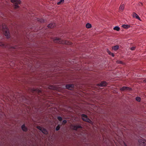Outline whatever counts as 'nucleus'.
I'll list each match as a JSON object with an SVG mask.
<instances>
[{
	"instance_id": "f257e3e1",
	"label": "nucleus",
	"mask_w": 146,
	"mask_h": 146,
	"mask_svg": "<svg viewBox=\"0 0 146 146\" xmlns=\"http://www.w3.org/2000/svg\"><path fill=\"white\" fill-rule=\"evenodd\" d=\"M54 42L62 43L67 45H70L72 44L71 42L67 40H64L60 39L59 38H55L53 40Z\"/></svg>"
},
{
	"instance_id": "f03ea898",
	"label": "nucleus",
	"mask_w": 146,
	"mask_h": 146,
	"mask_svg": "<svg viewBox=\"0 0 146 146\" xmlns=\"http://www.w3.org/2000/svg\"><path fill=\"white\" fill-rule=\"evenodd\" d=\"M2 31L4 35L7 38H8L10 37V35L9 29L5 24L3 25Z\"/></svg>"
},
{
	"instance_id": "7ed1b4c3",
	"label": "nucleus",
	"mask_w": 146,
	"mask_h": 146,
	"mask_svg": "<svg viewBox=\"0 0 146 146\" xmlns=\"http://www.w3.org/2000/svg\"><path fill=\"white\" fill-rule=\"evenodd\" d=\"M11 2L13 4L14 7L15 9H18L19 8V5L21 3V1L20 0H10Z\"/></svg>"
},
{
	"instance_id": "20e7f679",
	"label": "nucleus",
	"mask_w": 146,
	"mask_h": 146,
	"mask_svg": "<svg viewBox=\"0 0 146 146\" xmlns=\"http://www.w3.org/2000/svg\"><path fill=\"white\" fill-rule=\"evenodd\" d=\"M37 128L40 130L43 133L45 134H47L48 132L47 130L44 128L40 126L37 127Z\"/></svg>"
},
{
	"instance_id": "39448f33",
	"label": "nucleus",
	"mask_w": 146,
	"mask_h": 146,
	"mask_svg": "<svg viewBox=\"0 0 146 146\" xmlns=\"http://www.w3.org/2000/svg\"><path fill=\"white\" fill-rule=\"evenodd\" d=\"M145 141L143 139H140L138 140V142L140 143V146H145Z\"/></svg>"
},
{
	"instance_id": "423d86ee",
	"label": "nucleus",
	"mask_w": 146,
	"mask_h": 146,
	"mask_svg": "<svg viewBox=\"0 0 146 146\" xmlns=\"http://www.w3.org/2000/svg\"><path fill=\"white\" fill-rule=\"evenodd\" d=\"M82 117L83 120L88 122H90V120L88 118L86 115L82 114Z\"/></svg>"
},
{
	"instance_id": "0eeeda50",
	"label": "nucleus",
	"mask_w": 146,
	"mask_h": 146,
	"mask_svg": "<svg viewBox=\"0 0 146 146\" xmlns=\"http://www.w3.org/2000/svg\"><path fill=\"white\" fill-rule=\"evenodd\" d=\"M132 16L133 18H135L139 20H141V19L140 17L135 12L133 13Z\"/></svg>"
},
{
	"instance_id": "6e6552de",
	"label": "nucleus",
	"mask_w": 146,
	"mask_h": 146,
	"mask_svg": "<svg viewBox=\"0 0 146 146\" xmlns=\"http://www.w3.org/2000/svg\"><path fill=\"white\" fill-rule=\"evenodd\" d=\"M73 87L74 85H73L68 84L66 86V88L70 90H72Z\"/></svg>"
},
{
	"instance_id": "1a4fd4ad",
	"label": "nucleus",
	"mask_w": 146,
	"mask_h": 146,
	"mask_svg": "<svg viewBox=\"0 0 146 146\" xmlns=\"http://www.w3.org/2000/svg\"><path fill=\"white\" fill-rule=\"evenodd\" d=\"M131 90V88H130L129 87H125V86L121 88V90Z\"/></svg>"
},
{
	"instance_id": "9d476101",
	"label": "nucleus",
	"mask_w": 146,
	"mask_h": 146,
	"mask_svg": "<svg viewBox=\"0 0 146 146\" xmlns=\"http://www.w3.org/2000/svg\"><path fill=\"white\" fill-rule=\"evenodd\" d=\"M124 5L123 4H121L119 7V9L120 11H122L124 10Z\"/></svg>"
},
{
	"instance_id": "9b49d317",
	"label": "nucleus",
	"mask_w": 146,
	"mask_h": 146,
	"mask_svg": "<svg viewBox=\"0 0 146 146\" xmlns=\"http://www.w3.org/2000/svg\"><path fill=\"white\" fill-rule=\"evenodd\" d=\"M72 128L73 129L76 130L78 128H80V126L78 125H75L73 126Z\"/></svg>"
},
{
	"instance_id": "f8f14e48",
	"label": "nucleus",
	"mask_w": 146,
	"mask_h": 146,
	"mask_svg": "<svg viewBox=\"0 0 146 146\" xmlns=\"http://www.w3.org/2000/svg\"><path fill=\"white\" fill-rule=\"evenodd\" d=\"M106 83L105 82H102L101 83L99 84V86H105L106 85Z\"/></svg>"
},
{
	"instance_id": "ddd939ff",
	"label": "nucleus",
	"mask_w": 146,
	"mask_h": 146,
	"mask_svg": "<svg viewBox=\"0 0 146 146\" xmlns=\"http://www.w3.org/2000/svg\"><path fill=\"white\" fill-rule=\"evenodd\" d=\"M122 27L124 29H128L130 27V26L128 25H123L122 26Z\"/></svg>"
},
{
	"instance_id": "4468645a",
	"label": "nucleus",
	"mask_w": 146,
	"mask_h": 146,
	"mask_svg": "<svg viewBox=\"0 0 146 146\" xmlns=\"http://www.w3.org/2000/svg\"><path fill=\"white\" fill-rule=\"evenodd\" d=\"M55 26V24L53 23H51L50 24H49L48 25V27L50 28H52L54 27Z\"/></svg>"
},
{
	"instance_id": "2eb2a0df",
	"label": "nucleus",
	"mask_w": 146,
	"mask_h": 146,
	"mask_svg": "<svg viewBox=\"0 0 146 146\" xmlns=\"http://www.w3.org/2000/svg\"><path fill=\"white\" fill-rule=\"evenodd\" d=\"M92 25L90 23H87L86 24V27L88 29H90L92 27Z\"/></svg>"
},
{
	"instance_id": "dca6fc26",
	"label": "nucleus",
	"mask_w": 146,
	"mask_h": 146,
	"mask_svg": "<svg viewBox=\"0 0 146 146\" xmlns=\"http://www.w3.org/2000/svg\"><path fill=\"white\" fill-rule=\"evenodd\" d=\"M119 46H118L116 45L112 47V49H113L114 50H118L119 48Z\"/></svg>"
},
{
	"instance_id": "f3484780",
	"label": "nucleus",
	"mask_w": 146,
	"mask_h": 146,
	"mask_svg": "<svg viewBox=\"0 0 146 146\" xmlns=\"http://www.w3.org/2000/svg\"><path fill=\"white\" fill-rule=\"evenodd\" d=\"M113 29L114 30L119 31L120 30V29L118 26H115L113 28Z\"/></svg>"
},
{
	"instance_id": "a211bd4d",
	"label": "nucleus",
	"mask_w": 146,
	"mask_h": 146,
	"mask_svg": "<svg viewBox=\"0 0 146 146\" xmlns=\"http://www.w3.org/2000/svg\"><path fill=\"white\" fill-rule=\"evenodd\" d=\"M22 129V130L24 131H26L27 130V127H26L24 125H22L21 127Z\"/></svg>"
},
{
	"instance_id": "6ab92c4d",
	"label": "nucleus",
	"mask_w": 146,
	"mask_h": 146,
	"mask_svg": "<svg viewBox=\"0 0 146 146\" xmlns=\"http://www.w3.org/2000/svg\"><path fill=\"white\" fill-rule=\"evenodd\" d=\"M64 1V0H60V1L57 3V4L58 5H60L63 3Z\"/></svg>"
},
{
	"instance_id": "aec40b11",
	"label": "nucleus",
	"mask_w": 146,
	"mask_h": 146,
	"mask_svg": "<svg viewBox=\"0 0 146 146\" xmlns=\"http://www.w3.org/2000/svg\"><path fill=\"white\" fill-rule=\"evenodd\" d=\"M136 100L137 101L140 102L141 101V98H140L139 97H137L136 98Z\"/></svg>"
},
{
	"instance_id": "412c9836",
	"label": "nucleus",
	"mask_w": 146,
	"mask_h": 146,
	"mask_svg": "<svg viewBox=\"0 0 146 146\" xmlns=\"http://www.w3.org/2000/svg\"><path fill=\"white\" fill-rule=\"evenodd\" d=\"M116 62L117 64H122V62L121 61L119 60L116 61Z\"/></svg>"
},
{
	"instance_id": "4be33fe9",
	"label": "nucleus",
	"mask_w": 146,
	"mask_h": 146,
	"mask_svg": "<svg viewBox=\"0 0 146 146\" xmlns=\"http://www.w3.org/2000/svg\"><path fill=\"white\" fill-rule=\"evenodd\" d=\"M60 128V127L59 125H58L57 126V127L56 128V130L57 131H58L59 130V129Z\"/></svg>"
},
{
	"instance_id": "5701e85b",
	"label": "nucleus",
	"mask_w": 146,
	"mask_h": 146,
	"mask_svg": "<svg viewBox=\"0 0 146 146\" xmlns=\"http://www.w3.org/2000/svg\"><path fill=\"white\" fill-rule=\"evenodd\" d=\"M58 119L60 121H61L62 120V117H58Z\"/></svg>"
},
{
	"instance_id": "b1692460",
	"label": "nucleus",
	"mask_w": 146,
	"mask_h": 146,
	"mask_svg": "<svg viewBox=\"0 0 146 146\" xmlns=\"http://www.w3.org/2000/svg\"><path fill=\"white\" fill-rule=\"evenodd\" d=\"M138 5L139 6H142L143 5V4L141 3H139L138 4Z\"/></svg>"
},
{
	"instance_id": "393cba45",
	"label": "nucleus",
	"mask_w": 146,
	"mask_h": 146,
	"mask_svg": "<svg viewBox=\"0 0 146 146\" xmlns=\"http://www.w3.org/2000/svg\"><path fill=\"white\" fill-rule=\"evenodd\" d=\"M135 47H132L131 48V49L132 50H134L135 49Z\"/></svg>"
},
{
	"instance_id": "a878e982",
	"label": "nucleus",
	"mask_w": 146,
	"mask_h": 146,
	"mask_svg": "<svg viewBox=\"0 0 146 146\" xmlns=\"http://www.w3.org/2000/svg\"><path fill=\"white\" fill-rule=\"evenodd\" d=\"M110 55H111L113 57L114 56V54L113 53H112L111 52V54H110Z\"/></svg>"
},
{
	"instance_id": "bb28decb",
	"label": "nucleus",
	"mask_w": 146,
	"mask_h": 146,
	"mask_svg": "<svg viewBox=\"0 0 146 146\" xmlns=\"http://www.w3.org/2000/svg\"><path fill=\"white\" fill-rule=\"evenodd\" d=\"M0 46H3L4 44L3 43L1 42H0Z\"/></svg>"
},
{
	"instance_id": "cd10ccee",
	"label": "nucleus",
	"mask_w": 146,
	"mask_h": 146,
	"mask_svg": "<svg viewBox=\"0 0 146 146\" xmlns=\"http://www.w3.org/2000/svg\"><path fill=\"white\" fill-rule=\"evenodd\" d=\"M63 123H65L66 122V121L65 120H64L63 121Z\"/></svg>"
},
{
	"instance_id": "c85d7f7f",
	"label": "nucleus",
	"mask_w": 146,
	"mask_h": 146,
	"mask_svg": "<svg viewBox=\"0 0 146 146\" xmlns=\"http://www.w3.org/2000/svg\"><path fill=\"white\" fill-rule=\"evenodd\" d=\"M108 53L109 54H111V52L109 50H108Z\"/></svg>"
},
{
	"instance_id": "c756f323",
	"label": "nucleus",
	"mask_w": 146,
	"mask_h": 146,
	"mask_svg": "<svg viewBox=\"0 0 146 146\" xmlns=\"http://www.w3.org/2000/svg\"><path fill=\"white\" fill-rule=\"evenodd\" d=\"M40 21V22H43L44 21L43 20V19H41V21Z\"/></svg>"
},
{
	"instance_id": "7c9ffc66",
	"label": "nucleus",
	"mask_w": 146,
	"mask_h": 146,
	"mask_svg": "<svg viewBox=\"0 0 146 146\" xmlns=\"http://www.w3.org/2000/svg\"><path fill=\"white\" fill-rule=\"evenodd\" d=\"M123 144L125 146H127L124 143V142H123Z\"/></svg>"
},
{
	"instance_id": "2f4dec72",
	"label": "nucleus",
	"mask_w": 146,
	"mask_h": 146,
	"mask_svg": "<svg viewBox=\"0 0 146 146\" xmlns=\"http://www.w3.org/2000/svg\"><path fill=\"white\" fill-rule=\"evenodd\" d=\"M144 82H146V80H144Z\"/></svg>"
}]
</instances>
